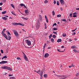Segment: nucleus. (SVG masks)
Instances as JSON below:
<instances>
[{
	"instance_id": "obj_31",
	"label": "nucleus",
	"mask_w": 79,
	"mask_h": 79,
	"mask_svg": "<svg viewBox=\"0 0 79 79\" xmlns=\"http://www.w3.org/2000/svg\"><path fill=\"white\" fill-rule=\"evenodd\" d=\"M48 2L47 0H46L44 1V3H47Z\"/></svg>"
},
{
	"instance_id": "obj_55",
	"label": "nucleus",
	"mask_w": 79,
	"mask_h": 79,
	"mask_svg": "<svg viewBox=\"0 0 79 79\" xmlns=\"http://www.w3.org/2000/svg\"><path fill=\"white\" fill-rule=\"evenodd\" d=\"M72 15H73L72 14H70V17H72L73 16H72Z\"/></svg>"
},
{
	"instance_id": "obj_59",
	"label": "nucleus",
	"mask_w": 79,
	"mask_h": 79,
	"mask_svg": "<svg viewBox=\"0 0 79 79\" xmlns=\"http://www.w3.org/2000/svg\"><path fill=\"white\" fill-rule=\"evenodd\" d=\"M39 72H40V70H39L38 71H37V72H36V73H39Z\"/></svg>"
},
{
	"instance_id": "obj_63",
	"label": "nucleus",
	"mask_w": 79,
	"mask_h": 79,
	"mask_svg": "<svg viewBox=\"0 0 79 79\" xmlns=\"http://www.w3.org/2000/svg\"><path fill=\"white\" fill-rule=\"evenodd\" d=\"M60 10L61 11H62L63 10V8H62V7H60Z\"/></svg>"
},
{
	"instance_id": "obj_48",
	"label": "nucleus",
	"mask_w": 79,
	"mask_h": 79,
	"mask_svg": "<svg viewBox=\"0 0 79 79\" xmlns=\"http://www.w3.org/2000/svg\"><path fill=\"white\" fill-rule=\"evenodd\" d=\"M74 48H75V49H77V46H74Z\"/></svg>"
},
{
	"instance_id": "obj_38",
	"label": "nucleus",
	"mask_w": 79,
	"mask_h": 79,
	"mask_svg": "<svg viewBox=\"0 0 79 79\" xmlns=\"http://www.w3.org/2000/svg\"><path fill=\"white\" fill-rule=\"evenodd\" d=\"M24 4H21L19 5L20 6H24Z\"/></svg>"
},
{
	"instance_id": "obj_28",
	"label": "nucleus",
	"mask_w": 79,
	"mask_h": 79,
	"mask_svg": "<svg viewBox=\"0 0 79 79\" xmlns=\"http://www.w3.org/2000/svg\"><path fill=\"white\" fill-rule=\"evenodd\" d=\"M61 16V15H57V18H60Z\"/></svg>"
},
{
	"instance_id": "obj_33",
	"label": "nucleus",
	"mask_w": 79,
	"mask_h": 79,
	"mask_svg": "<svg viewBox=\"0 0 79 79\" xmlns=\"http://www.w3.org/2000/svg\"><path fill=\"white\" fill-rule=\"evenodd\" d=\"M61 21H65V22H66V19H63L61 20Z\"/></svg>"
},
{
	"instance_id": "obj_5",
	"label": "nucleus",
	"mask_w": 79,
	"mask_h": 79,
	"mask_svg": "<svg viewBox=\"0 0 79 79\" xmlns=\"http://www.w3.org/2000/svg\"><path fill=\"white\" fill-rule=\"evenodd\" d=\"M13 31L15 36H19V34H18V33L17 32V31H16V30H13Z\"/></svg>"
},
{
	"instance_id": "obj_39",
	"label": "nucleus",
	"mask_w": 79,
	"mask_h": 79,
	"mask_svg": "<svg viewBox=\"0 0 79 79\" xmlns=\"http://www.w3.org/2000/svg\"><path fill=\"white\" fill-rule=\"evenodd\" d=\"M53 33H54V34H56V35H58V34H57V33H56V32L55 31H53Z\"/></svg>"
},
{
	"instance_id": "obj_9",
	"label": "nucleus",
	"mask_w": 79,
	"mask_h": 79,
	"mask_svg": "<svg viewBox=\"0 0 79 79\" xmlns=\"http://www.w3.org/2000/svg\"><path fill=\"white\" fill-rule=\"evenodd\" d=\"M2 35L5 37L6 39H8V38L7 37V35L5 33H4L3 34H2Z\"/></svg>"
},
{
	"instance_id": "obj_22",
	"label": "nucleus",
	"mask_w": 79,
	"mask_h": 79,
	"mask_svg": "<svg viewBox=\"0 0 79 79\" xmlns=\"http://www.w3.org/2000/svg\"><path fill=\"white\" fill-rule=\"evenodd\" d=\"M11 13L12 14V15H15V16H16V15L14 13V12L13 11H12L11 12Z\"/></svg>"
},
{
	"instance_id": "obj_46",
	"label": "nucleus",
	"mask_w": 79,
	"mask_h": 79,
	"mask_svg": "<svg viewBox=\"0 0 79 79\" xmlns=\"http://www.w3.org/2000/svg\"><path fill=\"white\" fill-rule=\"evenodd\" d=\"M52 37V34H51L49 36V37Z\"/></svg>"
},
{
	"instance_id": "obj_3",
	"label": "nucleus",
	"mask_w": 79,
	"mask_h": 79,
	"mask_svg": "<svg viewBox=\"0 0 79 79\" xmlns=\"http://www.w3.org/2000/svg\"><path fill=\"white\" fill-rule=\"evenodd\" d=\"M12 24L13 25H21V26H24V25L23 24H21L20 23H13Z\"/></svg>"
},
{
	"instance_id": "obj_18",
	"label": "nucleus",
	"mask_w": 79,
	"mask_h": 79,
	"mask_svg": "<svg viewBox=\"0 0 79 79\" xmlns=\"http://www.w3.org/2000/svg\"><path fill=\"white\" fill-rule=\"evenodd\" d=\"M51 41L52 43H54V39H53L52 38L51 39Z\"/></svg>"
},
{
	"instance_id": "obj_17",
	"label": "nucleus",
	"mask_w": 79,
	"mask_h": 79,
	"mask_svg": "<svg viewBox=\"0 0 79 79\" xmlns=\"http://www.w3.org/2000/svg\"><path fill=\"white\" fill-rule=\"evenodd\" d=\"M2 19H4L5 20H6V18L5 17H2Z\"/></svg>"
},
{
	"instance_id": "obj_4",
	"label": "nucleus",
	"mask_w": 79,
	"mask_h": 79,
	"mask_svg": "<svg viewBox=\"0 0 79 79\" xmlns=\"http://www.w3.org/2000/svg\"><path fill=\"white\" fill-rule=\"evenodd\" d=\"M22 52L23 53V56L24 59L26 60V61H28V59L27 57V56H26V54H25V53L23 52Z\"/></svg>"
},
{
	"instance_id": "obj_7",
	"label": "nucleus",
	"mask_w": 79,
	"mask_h": 79,
	"mask_svg": "<svg viewBox=\"0 0 79 79\" xmlns=\"http://www.w3.org/2000/svg\"><path fill=\"white\" fill-rule=\"evenodd\" d=\"M60 2L62 5H64V3H65V2L63 0H60Z\"/></svg>"
},
{
	"instance_id": "obj_54",
	"label": "nucleus",
	"mask_w": 79,
	"mask_h": 79,
	"mask_svg": "<svg viewBox=\"0 0 79 79\" xmlns=\"http://www.w3.org/2000/svg\"><path fill=\"white\" fill-rule=\"evenodd\" d=\"M24 7H25V8H26L28 10V9H27V7H26V6H25V5H24Z\"/></svg>"
},
{
	"instance_id": "obj_2",
	"label": "nucleus",
	"mask_w": 79,
	"mask_h": 79,
	"mask_svg": "<svg viewBox=\"0 0 79 79\" xmlns=\"http://www.w3.org/2000/svg\"><path fill=\"white\" fill-rule=\"evenodd\" d=\"M36 25V29H39V27H40V22H39V20H38L37 21Z\"/></svg>"
},
{
	"instance_id": "obj_15",
	"label": "nucleus",
	"mask_w": 79,
	"mask_h": 79,
	"mask_svg": "<svg viewBox=\"0 0 79 79\" xmlns=\"http://www.w3.org/2000/svg\"><path fill=\"white\" fill-rule=\"evenodd\" d=\"M61 41H62V40H61V39H59L57 40V42H61Z\"/></svg>"
},
{
	"instance_id": "obj_61",
	"label": "nucleus",
	"mask_w": 79,
	"mask_h": 79,
	"mask_svg": "<svg viewBox=\"0 0 79 79\" xmlns=\"http://www.w3.org/2000/svg\"><path fill=\"white\" fill-rule=\"evenodd\" d=\"M51 48V47H50L48 48V49H50Z\"/></svg>"
},
{
	"instance_id": "obj_37",
	"label": "nucleus",
	"mask_w": 79,
	"mask_h": 79,
	"mask_svg": "<svg viewBox=\"0 0 79 79\" xmlns=\"http://www.w3.org/2000/svg\"><path fill=\"white\" fill-rule=\"evenodd\" d=\"M25 13H26V14H27V10H25Z\"/></svg>"
},
{
	"instance_id": "obj_12",
	"label": "nucleus",
	"mask_w": 79,
	"mask_h": 79,
	"mask_svg": "<svg viewBox=\"0 0 79 79\" xmlns=\"http://www.w3.org/2000/svg\"><path fill=\"white\" fill-rule=\"evenodd\" d=\"M45 18L46 20V21L47 23H48V19L47 18V15H45Z\"/></svg>"
},
{
	"instance_id": "obj_30",
	"label": "nucleus",
	"mask_w": 79,
	"mask_h": 79,
	"mask_svg": "<svg viewBox=\"0 0 79 79\" xmlns=\"http://www.w3.org/2000/svg\"><path fill=\"white\" fill-rule=\"evenodd\" d=\"M52 37L53 38H54V39H55L56 37V36L55 35H53Z\"/></svg>"
},
{
	"instance_id": "obj_27",
	"label": "nucleus",
	"mask_w": 79,
	"mask_h": 79,
	"mask_svg": "<svg viewBox=\"0 0 79 79\" xmlns=\"http://www.w3.org/2000/svg\"><path fill=\"white\" fill-rule=\"evenodd\" d=\"M57 51H58V52H64V51H61V50H60L59 49H58L57 50Z\"/></svg>"
},
{
	"instance_id": "obj_53",
	"label": "nucleus",
	"mask_w": 79,
	"mask_h": 79,
	"mask_svg": "<svg viewBox=\"0 0 79 79\" xmlns=\"http://www.w3.org/2000/svg\"><path fill=\"white\" fill-rule=\"evenodd\" d=\"M2 5H3V3H2V2H1V3H0V5L1 6H2Z\"/></svg>"
},
{
	"instance_id": "obj_58",
	"label": "nucleus",
	"mask_w": 79,
	"mask_h": 79,
	"mask_svg": "<svg viewBox=\"0 0 79 79\" xmlns=\"http://www.w3.org/2000/svg\"><path fill=\"white\" fill-rule=\"evenodd\" d=\"M62 48H64V47L63 46H61Z\"/></svg>"
},
{
	"instance_id": "obj_32",
	"label": "nucleus",
	"mask_w": 79,
	"mask_h": 79,
	"mask_svg": "<svg viewBox=\"0 0 79 79\" xmlns=\"http://www.w3.org/2000/svg\"><path fill=\"white\" fill-rule=\"evenodd\" d=\"M44 25H45V29H47V25L46 24V23H44Z\"/></svg>"
},
{
	"instance_id": "obj_8",
	"label": "nucleus",
	"mask_w": 79,
	"mask_h": 79,
	"mask_svg": "<svg viewBox=\"0 0 79 79\" xmlns=\"http://www.w3.org/2000/svg\"><path fill=\"white\" fill-rule=\"evenodd\" d=\"M73 17H74V18H76V17H77V12H75L73 14Z\"/></svg>"
},
{
	"instance_id": "obj_41",
	"label": "nucleus",
	"mask_w": 79,
	"mask_h": 79,
	"mask_svg": "<svg viewBox=\"0 0 79 79\" xmlns=\"http://www.w3.org/2000/svg\"><path fill=\"white\" fill-rule=\"evenodd\" d=\"M7 33H8V34H9L10 35H11V34H10V32H9V31H8L7 32Z\"/></svg>"
},
{
	"instance_id": "obj_26",
	"label": "nucleus",
	"mask_w": 79,
	"mask_h": 79,
	"mask_svg": "<svg viewBox=\"0 0 79 79\" xmlns=\"http://www.w3.org/2000/svg\"><path fill=\"white\" fill-rule=\"evenodd\" d=\"M57 5L58 6L60 5V2H59V1H57Z\"/></svg>"
},
{
	"instance_id": "obj_1",
	"label": "nucleus",
	"mask_w": 79,
	"mask_h": 79,
	"mask_svg": "<svg viewBox=\"0 0 79 79\" xmlns=\"http://www.w3.org/2000/svg\"><path fill=\"white\" fill-rule=\"evenodd\" d=\"M2 69H7V70H9L10 71H12V69L11 68L8 67V66H4L2 67Z\"/></svg>"
},
{
	"instance_id": "obj_51",
	"label": "nucleus",
	"mask_w": 79,
	"mask_h": 79,
	"mask_svg": "<svg viewBox=\"0 0 79 79\" xmlns=\"http://www.w3.org/2000/svg\"><path fill=\"white\" fill-rule=\"evenodd\" d=\"M79 75V73H77L76 76H78Z\"/></svg>"
},
{
	"instance_id": "obj_34",
	"label": "nucleus",
	"mask_w": 79,
	"mask_h": 79,
	"mask_svg": "<svg viewBox=\"0 0 79 79\" xmlns=\"http://www.w3.org/2000/svg\"><path fill=\"white\" fill-rule=\"evenodd\" d=\"M73 52H74L75 53H77V51L76 50V49H74L73 50Z\"/></svg>"
},
{
	"instance_id": "obj_35",
	"label": "nucleus",
	"mask_w": 79,
	"mask_h": 79,
	"mask_svg": "<svg viewBox=\"0 0 79 79\" xmlns=\"http://www.w3.org/2000/svg\"><path fill=\"white\" fill-rule=\"evenodd\" d=\"M52 15H53V16H54V15H55V11H54V10L52 11Z\"/></svg>"
},
{
	"instance_id": "obj_60",
	"label": "nucleus",
	"mask_w": 79,
	"mask_h": 79,
	"mask_svg": "<svg viewBox=\"0 0 79 79\" xmlns=\"http://www.w3.org/2000/svg\"><path fill=\"white\" fill-rule=\"evenodd\" d=\"M13 76V75L9 74V76Z\"/></svg>"
},
{
	"instance_id": "obj_10",
	"label": "nucleus",
	"mask_w": 79,
	"mask_h": 79,
	"mask_svg": "<svg viewBox=\"0 0 79 79\" xmlns=\"http://www.w3.org/2000/svg\"><path fill=\"white\" fill-rule=\"evenodd\" d=\"M39 21H41L42 20V16L40 15H39Z\"/></svg>"
},
{
	"instance_id": "obj_45",
	"label": "nucleus",
	"mask_w": 79,
	"mask_h": 79,
	"mask_svg": "<svg viewBox=\"0 0 79 79\" xmlns=\"http://www.w3.org/2000/svg\"><path fill=\"white\" fill-rule=\"evenodd\" d=\"M18 11H19V13H21V14H22V13H21V11H20V10H19V9H18Z\"/></svg>"
},
{
	"instance_id": "obj_13",
	"label": "nucleus",
	"mask_w": 79,
	"mask_h": 79,
	"mask_svg": "<svg viewBox=\"0 0 79 79\" xmlns=\"http://www.w3.org/2000/svg\"><path fill=\"white\" fill-rule=\"evenodd\" d=\"M8 35V39L7 38V40H10V39H11V36H9V35Z\"/></svg>"
},
{
	"instance_id": "obj_50",
	"label": "nucleus",
	"mask_w": 79,
	"mask_h": 79,
	"mask_svg": "<svg viewBox=\"0 0 79 79\" xmlns=\"http://www.w3.org/2000/svg\"><path fill=\"white\" fill-rule=\"evenodd\" d=\"M54 25L56 26V23H55L54 24H53V26H54Z\"/></svg>"
},
{
	"instance_id": "obj_25",
	"label": "nucleus",
	"mask_w": 79,
	"mask_h": 79,
	"mask_svg": "<svg viewBox=\"0 0 79 79\" xmlns=\"http://www.w3.org/2000/svg\"><path fill=\"white\" fill-rule=\"evenodd\" d=\"M53 30L54 31H57V30H58V28H53Z\"/></svg>"
},
{
	"instance_id": "obj_64",
	"label": "nucleus",
	"mask_w": 79,
	"mask_h": 79,
	"mask_svg": "<svg viewBox=\"0 0 79 79\" xmlns=\"http://www.w3.org/2000/svg\"><path fill=\"white\" fill-rule=\"evenodd\" d=\"M4 16H5L7 18H8V16L7 15H4Z\"/></svg>"
},
{
	"instance_id": "obj_36",
	"label": "nucleus",
	"mask_w": 79,
	"mask_h": 79,
	"mask_svg": "<svg viewBox=\"0 0 79 79\" xmlns=\"http://www.w3.org/2000/svg\"><path fill=\"white\" fill-rule=\"evenodd\" d=\"M11 6H12V7H13V8H15V7H14V6L13 5V4H11Z\"/></svg>"
},
{
	"instance_id": "obj_21",
	"label": "nucleus",
	"mask_w": 79,
	"mask_h": 79,
	"mask_svg": "<svg viewBox=\"0 0 79 79\" xmlns=\"http://www.w3.org/2000/svg\"><path fill=\"white\" fill-rule=\"evenodd\" d=\"M6 13V11L5 10L3 12H2V14H3V15H5V13Z\"/></svg>"
},
{
	"instance_id": "obj_24",
	"label": "nucleus",
	"mask_w": 79,
	"mask_h": 79,
	"mask_svg": "<svg viewBox=\"0 0 79 79\" xmlns=\"http://www.w3.org/2000/svg\"><path fill=\"white\" fill-rule=\"evenodd\" d=\"M10 79H16V78L14 77H11L10 78Z\"/></svg>"
},
{
	"instance_id": "obj_52",
	"label": "nucleus",
	"mask_w": 79,
	"mask_h": 79,
	"mask_svg": "<svg viewBox=\"0 0 79 79\" xmlns=\"http://www.w3.org/2000/svg\"><path fill=\"white\" fill-rule=\"evenodd\" d=\"M0 64H3V61H1V62H0Z\"/></svg>"
},
{
	"instance_id": "obj_44",
	"label": "nucleus",
	"mask_w": 79,
	"mask_h": 79,
	"mask_svg": "<svg viewBox=\"0 0 79 79\" xmlns=\"http://www.w3.org/2000/svg\"><path fill=\"white\" fill-rule=\"evenodd\" d=\"M2 2L3 3H5L6 2V0H2Z\"/></svg>"
},
{
	"instance_id": "obj_47",
	"label": "nucleus",
	"mask_w": 79,
	"mask_h": 79,
	"mask_svg": "<svg viewBox=\"0 0 79 79\" xmlns=\"http://www.w3.org/2000/svg\"><path fill=\"white\" fill-rule=\"evenodd\" d=\"M76 35V33H74L72 35Z\"/></svg>"
},
{
	"instance_id": "obj_29",
	"label": "nucleus",
	"mask_w": 79,
	"mask_h": 79,
	"mask_svg": "<svg viewBox=\"0 0 79 79\" xmlns=\"http://www.w3.org/2000/svg\"><path fill=\"white\" fill-rule=\"evenodd\" d=\"M17 60H21V58L19 57H18L17 58Z\"/></svg>"
},
{
	"instance_id": "obj_14",
	"label": "nucleus",
	"mask_w": 79,
	"mask_h": 79,
	"mask_svg": "<svg viewBox=\"0 0 79 79\" xmlns=\"http://www.w3.org/2000/svg\"><path fill=\"white\" fill-rule=\"evenodd\" d=\"M46 45H47V44H44V48H43V52L44 53V51L45 50V47H46Z\"/></svg>"
},
{
	"instance_id": "obj_19",
	"label": "nucleus",
	"mask_w": 79,
	"mask_h": 79,
	"mask_svg": "<svg viewBox=\"0 0 79 79\" xmlns=\"http://www.w3.org/2000/svg\"><path fill=\"white\" fill-rule=\"evenodd\" d=\"M62 36L63 37H66V34L65 33H63L62 35Z\"/></svg>"
},
{
	"instance_id": "obj_57",
	"label": "nucleus",
	"mask_w": 79,
	"mask_h": 79,
	"mask_svg": "<svg viewBox=\"0 0 79 79\" xmlns=\"http://www.w3.org/2000/svg\"><path fill=\"white\" fill-rule=\"evenodd\" d=\"M6 30V29H4L3 31H4V32H5V31Z\"/></svg>"
},
{
	"instance_id": "obj_23",
	"label": "nucleus",
	"mask_w": 79,
	"mask_h": 79,
	"mask_svg": "<svg viewBox=\"0 0 79 79\" xmlns=\"http://www.w3.org/2000/svg\"><path fill=\"white\" fill-rule=\"evenodd\" d=\"M3 61V64H5V63H8V61Z\"/></svg>"
},
{
	"instance_id": "obj_16",
	"label": "nucleus",
	"mask_w": 79,
	"mask_h": 79,
	"mask_svg": "<svg viewBox=\"0 0 79 79\" xmlns=\"http://www.w3.org/2000/svg\"><path fill=\"white\" fill-rule=\"evenodd\" d=\"M41 73L40 74V76L41 77H42L43 76V73H44V72H42V71H41Z\"/></svg>"
},
{
	"instance_id": "obj_62",
	"label": "nucleus",
	"mask_w": 79,
	"mask_h": 79,
	"mask_svg": "<svg viewBox=\"0 0 79 79\" xmlns=\"http://www.w3.org/2000/svg\"><path fill=\"white\" fill-rule=\"evenodd\" d=\"M0 10H2V7H0Z\"/></svg>"
},
{
	"instance_id": "obj_6",
	"label": "nucleus",
	"mask_w": 79,
	"mask_h": 79,
	"mask_svg": "<svg viewBox=\"0 0 79 79\" xmlns=\"http://www.w3.org/2000/svg\"><path fill=\"white\" fill-rule=\"evenodd\" d=\"M26 41V42L27 43L28 45H31V42L30 40H27Z\"/></svg>"
},
{
	"instance_id": "obj_56",
	"label": "nucleus",
	"mask_w": 79,
	"mask_h": 79,
	"mask_svg": "<svg viewBox=\"0 0 79 79\" xmlns=\"http://www.w3.org/2000/svg\"><path fill=\"white\" fill-rule=\"evenodd\" d=\"M71 48H73V49H74V46H72L71 47Z\"/></svg>"
},
{
	"instance_id": "obj_42",
	"label": "nucleus",
	"mask_w": 79,
	"mask_h": 79,
	"mask_svg": "<svg viewBox=\"0 0 79 79\" xmlns=\"http://www.w3.org/2000/svg\"><path fill=\"white\" fill-rule=\"evenodd\" d=\"M71 66L72 67H74V65L73 64H72V65Z\"/></svg>"
},
{
	"instance_id": "obj_20",
	"label": "nucleus",
	"mask_w": 79,
	"mask_h": 79,
	"mask_svg": "<svg viewBox=\"0 0 79 79\" xmlns=\"http://www.w3.org/2000/svg\"><path fill=\"white\" fill-rule=\"evenodd\" d=\"M44 77H45V78H46L47 77V74H45L44 75Z\"/></svg>"
},
{
	"instance_id": "obj_40",
	"label": "nucleus",
	"mask_w": 79,
	"mask_h": 79,
	"mask_svg": "<svg viewBox=\"0 0 79 79\" xmlns=\"http://www.w3.org/2000/svg\"><path fill=\"white\" fill-rule=\"evenodd\" d=\"M4 58H8V57L6 56V55L4 57H3Z\"/></svg>"
},
{
	"instance_id": "obj_11",
	"label": "nucleus",
	"mask_w": 79,
	"mask_h": 79,
	"mask_svg": "<svg viewBox=\"0 0 79 79\" xmlns=\"http://www.w3.org/2000/svg\"><path fill=\"white\" fill-rule=\"evenodd\" d=\"M50 56V55L48 53H46L44 55L45 58H48Z\"/></svg>"
},
{
	"instance_id": "obj_43",
	"label": "nucleus",
	"mask_w": 79,
	"mask_h": 79,
	"mask_svg": "<svg viewBox=\"0 0 79 79\" xmlns=\"http://www.w3.org/2000/svg\"><path fill=\"white\" fill-rule=\"evenodd\" d=\"M1 51L2 53H3V50L1 49Z\"/></svg>"
},
{
	"instance_id": "obj_49",
	"label": "nucleus",
	"mask_w": 79,
	"mask_h": 79,
	"mask_svg": "<svg viewBox=\"0 0 79 79\" xmlns=\"http://www.w3.org/2000/svg\"><path fill=\"white\" fill-rule=\"evenodd\" d=\"M56 1H55V0H54V4H56Z\"/></svg>"
}]
</instances>
